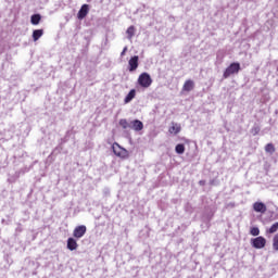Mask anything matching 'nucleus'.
<instances>
[{
  "label": "nucleus",
  "mask_w": 278,
  "mask_h": 278,
  "mask_svg": "<svg viewBox=\"0 0 278 278\" xmlns=\"http://www.w3.org/2000/svg\"><path fill=\"white\" fill-rule=\"evenodd\" d=\"M112 150L116 157H121L122 160H126V157H129V152L125 148L121 147V144H118L117 142L113 143Z\"/></svg>",
  "instance_id": "nucleus-1"
},
{
  "label": "nucleus",
  "mask_w": 278,
  "mask_h": 278,
  "mask_svg": "<svg viewBox=\"0 0 278 278\" xmlns=\"http://www.w3.org/2000/svg\"><path fill=\"white\" fill-rule=\"evenodd\" d=\"M240 73V63H231L224 72L223 77L224 79H229L231 75H236Z\"/></svg>",
  "instance_id": "nucleus-2"
},
{
  "label": "nucleus",
  "mask_w": 278,
  "mask_h": 278,
  "mask_svg": "<svg viewBox=\"0 0 278 278\" xmlns=\"http://www.w3.org/2000/svg\"><path fill=\"white\" fill-rule=\"evenodd\" d=\"M138 84L141 88H149L153 84V79H151V75H149V73L144 72L139 75Z\"/></svg>",
  "instance_id": "nucleus-3"
},
{
  "label": "nucleus",
  "mask_w": 278,
  "mask_h": 278,
  "mask_svg": "<svg viewBox=\"0 0 278 278\" xmlns=\"http://www.w3.org/2000/svg\"><path fill=\"white\" fill-rule=\"evenodd\" d=\"M251 245L253 249H264V247H266V238L260 236L251 239Z\"/></svg>",
  "instance_id": "nucleus-4"
},
{
  "label": "nucleus",
  "mask_w": 278,
  "mask_h": 278,
  "mask_svg": "<svg viewBox=\"0 0 278 278\" xmlns=\"http://www.w3.org/2000/svg\"><path fill=\"white\" fill-rule=\"evenodd\" d=\"M139 60H140V58L138 55H135L128 61V70L130 73H134V71L138 70Z\"/></svg>",
  "instance_id": "nucleus-5"
},
{
  "label": "nucleus",
  "mask_w": 278,
  "mask_h": 278,
  "mask_svg": "<svg viewBox=\"0 0 278 278\" xmlns=\"http://www.w3.org/2000/svg\"><path fill=\"white\" fill-rule=\"evenodd\" d=\"M86 231H87L86 226L80 225L74 229L73 236L74 238H77V240H79V238H84V236H86Z\"/></svg>",
  "instance_id": "nucleus-6"
},
{
  "label": "nucleus",
  "mask_w": 278,
  "mask_h": 278,
  "mask_svg": "<svg viewBox=\"0 0 278 278\" xmlns=\"http://www.w3.org/2000/svg\"><path fill=\"white\" fill-rule=\"evenodd\" d=\"M253 210L258 214H266L268 207L264 204V202H254Z\"/></svg>",
  "instance_id": "nucleus-7"
},
{
  "label": "nucleus",
  "mask_w": 278,
  "mask_h": 278,
  "mask_svg": "<svg viewBox=\"0 0 278 278\" xmlns=\"http://www.w3.org/2000/svg\"><path fill=\"white\" fill-rule=\"evenodd\" d=\"M90 11V8L88 4H83L80 10L78 11L77 17L79 21H83V18H86L88 16V12Z\"/></svg>",
  "instance_id": "nucleus-8"
},
{
  "label": "nucleus",
  "mask_w": 278,
  "mask_h": 278,
  "mask_svg": "<svg viewBox=\"0 0 278 278\" xmlns=\"http://www.w3.org/2000/svg\"><path fill=\"white\" fill-rule=\"evenodd\" d=\"M130 129H134L135 131H142L144 129V124L140 119H135L130 122Z\"/></svg>",
  "instance_id": "nucleus-9"
},
{
  "label": "nucleus",
  "mask_w": 278,
  "mask_h": 278,
  "mask_svg": "<svg viewBox=\"0 0 278 278\" xmlns=\"http://www.w3.org/2000/svg\"><path fill=\"white\" fill-rule=\"evenodd\" d=\"M192 90H194V80H192V79L186 80L182 86V91L184 92H192Z\"/></svg>",
  "instance_id": "nucleus-10"
},
{
  "label": "nucleus",
  "mask_w": 278,
  "mask_h": 278,
  "mask_svg": "<svg viewBox=\"0 0 278 278\" xmlns=\"http://www.w3.org/2000/svg\"><path fill=\"white\" fill-rule=\"evenodd\" d=\"M79 245L77 244V240H75L74 238H68L67 239V249L68 251H77V248Z\"/></svg>",
  "instance_id": "nucleus-11"
},
{
  "label": "nucleus",
  "mask_w": 278,
  "mask_h": 278,
  "mask_svg": "<svg viewBox=\"0 0 278 278\" xmlns=\"http://www.w3.org/2000/svg\"><path fill=\"white\" fill-rule=\"evenodd\" d=\"M168 131L169 134H174L175 136H177V134L181 131V125L177 123H172V126L169 127Z\"/></svg>",
  "instance_id": "nucleus-12"
},
{
  "label": "nucleus",
  "mask_w": 278,
  "mask_h": 278,
  "mask_svg": "<svg viewBox=\"0 0 278 278\" xmlns=\"http://www.w3.org/2000/svg\"><path fill=\"white\" fill-rule=\"evenodd\" d=\"M136 99V89H131L124 99V103H131Z\"/></svg>",
  "instance_id": "nucleus-13"
},
{
  "label": "nucleus",
  "mask_w": 278,
  "mask_h": 278,
  "mask_svg": "<svg viewBox=\"0 0 278 278\" xmlns=\"http://www.w3.org/2000/svg\"><path fill=\"white\" fill-rule=\"evenodd\" d=\"M45 34V30L42 29H36L33 31V40L34 42L40 40V38H42V35Z\"/></svg>",
  "instance_id": "nucleus-14"
},
{
  "label": "nucleus",
  "mask_w": 278,
  "mask_h": 278,
  "mask_svg": "<svg viewBox=\"0 0 278 278\" xmlns=\"http://www.w3.org/2000/svg\"><path fill=\"white\" fill-rule=\"evenodd\" d=\"M126 34H127L128 40H131V38H134V36H136V27L129 26L126 30Z\"/></svg>",
  "instance_id": "nucleus-15"
},
{
  "label": "nucleus",
  "mask_w": 278,
  "mask_h": 278,
  "mask_svg": "<svg viewBox=\"0 0 278 278\" xmlns=\"http://www.w3.org/2000/svg\"><path fill=\"white\" fill-rule=\"evenodd\" d=\"M42 16H40V14H34L30 17V23L31 25H39L40 21H41Z\"/></svg>",
  "instance_id": "nucleus-16"
},
{
  "label": "nucleus",
  "mask_w": 278,
  "mask_h": 278,
  "mask_svg": "<svg viewBox=\"0 0 278 278\" xmlns=\"http://www.w3.org/2000/svg\"><path fill=\"white\" fill-rule=\"evenodd\" d=\"M175 151L178 153V155H184V153H186V146H184V143H178Z\"/></svg>",
  "instance_id": "nucleus-17"
},
{
  "label": "nucleus",
  "mask_w": 278,
  "mask_h": 278,
  "mask_svg": "<svg viewBox=\"0 0 278 278\" xmlns=\"http://www.w3.org/2000/svg\"><path fill=\"white\" fill-rule=\"evenodd\" d=\"M119 125L124 129H131V123L127 122V119H125V118L119 119Z\"/></svg>",
  "instance_id": "nucleus-18"
},
{
  "label": "nucleus",
  "mask_w": 278,
  "mask_h": 278,
  "mask_svg": "<svg viewBox=\"0 0 278 278\" xmlns=\"http://www.w3.org/2000/svg\"><path fill=\"white\" fill-rule=\"evenodd\" d=\"M278 231V222L274 223L270 228L266 230V233H277Z\"/></svg>",
  "instance_id": "nucleus-19"
},
{
  "label": "nucleus",
  "mask_w": 278,
  "mask_h": 278,
  "mask_svg": "<svg viewBox=\"0 0 278 278\" xmlns=\"http://www.w3.org/2000/svg\"><path fill=\"white\" fill-rule=\"evenodd\" d=\"M265 151H266V153H275V146L273 144V143H267L266 146H265Z\"/></svg>",
  "instance_id": "nucleus-20"
},
{
  "label": "nucleus",
  "mask_w": 278,
  "mask_h": 278,
  "mask_svg": "<svg viewBox=\"0 0 278 278\" xmlns=\"http://www.w3.org/2000/svg\"><path fill=\"white\" fill-rule=\"evenodd\" d=\"M273 250L278 251V232L273 238Z\"/></svg>",
  "instance_id": "nucleus-21"
},
{
  "label": "nucleus",
  "mask_w": 278,
  "mask_h": 278,
  "mask_svg": "<svg viewBox=\"0 0 278 278\" xmlns=\"http://www.w3.org/2000/svg\"><path fill=\"white\" fill-rule=\"evenodd\" d=\"M250 233H251V236H260V228H257V227H252V228L250 229Z\"/></svg>",
  "instance_id": "nucleus-22"
},
{
  "label": "nucleus",
  "mask_w": 278,
  "mask_h": 278,
  "mask_svg": "<svg viewBox=\"0 0 278 278\" xmlns=\"http://www.w3.org/2000/svg\"><path fill=\"white\" fill-rule=\"evenodd\" d=\"M125 53H127V47H125V48L123 49L121 55L123 56V55H125Z\"/></svg>",
  "instance_id": "nucleus-23"
},
{
  "label": "nucleus",
  "mask_w": 278,
  "mask_h": 278,
  "mask_svg": "<svg viewBox=\"0 0 278 278\" xmlns=\"http://www.w3.org/2000/svg\"><path fill=\"white\" fill-rule=\"evenodd\" d=\"M200 186H205V181L201 180Z\"/></svg>",
  "instance_id": "nucleus-24"
}]
</instances>
